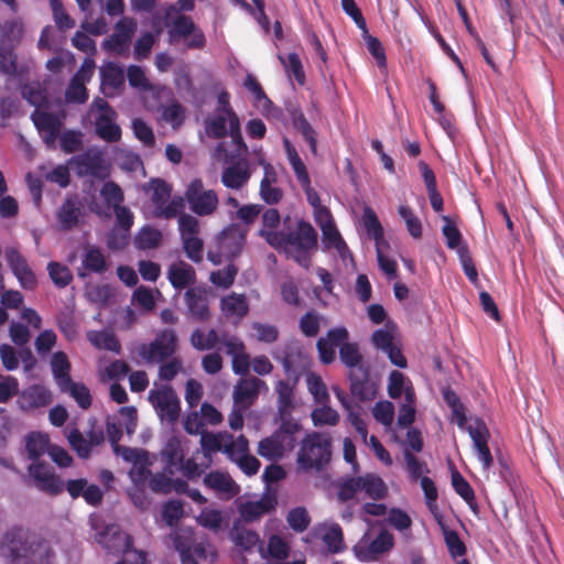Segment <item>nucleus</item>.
<instances>
[{"instance_id": "obj_1", "label": "nucleus", "mask_w": 564, "mask_h": 564, "mask_svg": "<svg viewBox=\"0 0 564 564\" xmlns=\"http://www.w3.org/2000/svg\"><path fill=\"white\" fill-rule=\"evenodd\" d=\"M286 221L281 223L276 209H268L262 215L260 236L279 251H284L303 267L310 264V251L316 247V234L313 227L299 221L295 231H285Z\"/></svg>"}, {"instance_id": "obj_2", "label": "nucleus", "mask_w": 564, "mask_h": 564, "mask_svg": "<svg viewBox=\"0 0 564 564\" xmlns=\"http://www.w3.org/2000/svg\"><path fill=\"white\" fill-rule=\"evenodd\" d=\"M0 555L8 564H55L51 544L22 528L9 530L0 541Z\"/></svg>"}, {"instance_id": "obj_3", "label": "nucleus", "mask_w": 564, "mask_h": 564, "mask_svg": "<svg viewBox=\"0 0 564 564\" xmlns=\"http://www.w3.org/2000/svg\"><path fill=\"white\" fill-rule=\"evenodd\" d=\"M332 459V438L326 433L307 434L300 444L296 464L305 473L322 471Z\"/></svg>"}, {"instance_id": "obj_4", "label": "nucleus", "mask_w": 564, "mask_h": 564, "mask_svg": "<svg viewBox=\"0 0 564 564\" xmlns=\"http://www.w3.org/2000/svg\"><path fill=\"white\" fill-rule=\"evenodd\" d=\"M33 86H26L23 89V96L29 102L36 107L32 115V120L43 137L46 144L55 142L62 124V117L53 113L46 106V96L41 90L34 91Z\"/></svg>"}, {"instance_id": "obj_5", "label": "nucleus", "mask_w": 564, "mask_h": 564, "mask_svg": "<svg viewBox=\"0 0 564 564\" xmlns=\"http://www.w3.org/2000/svg\"><path fill=\"white\" fill-rule=\"evenodd\" d=\"M170 42L173 45H181L187 48H198L205 44L204 34L197 29L193 21L174 9L167 13Z\"/></svg>"}, {"instance_id": "obj_6", "label": "nucleus", "mask_w": 564, "mask_h": 564, "mask_svg": "<svg viewBox=\"0 0 564 564\" xmlns=\"http://www.w3.org/2000/svg\"><path fill=\"white\" fill-rule=\"evenodd\" d=\"M150 195L151 209L150 214L153 217L173 218L178 214H184L183 198L177 197L170 200L171 188L162 180H153L145 187Z\"/></svg>"}, {"instance_id": "obj_7", "label": "nucleus", "mask_w": 564, "mask_h": 564, "mask_svg": "<svg viewBox=\"0 0 564 564\" xmlns=\"http://www.w3.org/2000/svg\"><path fill=\"white\" fill-rule=\"evenodd\" d=\"M148 400L161 421L170 424L177 422L181 413V401L171 386L154 383V388L149 392Z\"/></svg>"}, {"instance_id": "obj_8", "label": "nucleus", "mask_w": 564, "mask_h": 564, "mask_svg": "<svg viewBox=\"0 0 564 564\" xmlns=\"http://www.w3.org/2000/svg\"><path fill=\"white\" fill-rule=\"evenodd\" d=\"M23 25L20 21H10L0 24V70L13 74L15 70L14 47L20 43Z\"/></svg>"}, {"instance_id": "obj_9", "label": "nucleus", "mask_w": 564, "mask_h": 564, "mask_svg": "<svg viewBox=\"0 0 564 564\" xmlns=\"http://www.w3.org/2000/svg\"><path fill=\"white\" fill-rule=\"evenodd\" d=\"M198 216L212 215L218 206V197L215 191L206 188L198 178L191 181L184 192L183 202Z\"/></svg>"}, {"instance_id": "obj_10", "label": "nucleus", "mask_w": 564, "mask_h": 564, "mask_svg": "<svg viewBox=\"0 0 564 564\" xmlns=\"http://www.w3.org/2000/svg\"><path fill=\"white\" fill-rule=\"evenodd\" d=\"M205 130L209 137L223 138L229 134L234 142L243 145L240 135V121L231 108H217L214 116L205 122Z\"/></svg>"}, {"instance_id": "obj_11", "label": "nucleus", "mask_w": 564, "mask_h": 564, "mask_svg": "<svg viewBox=\"0 0 564 564\" xmlns=\"http://www.w3.org/2000/svg\"><path fill=\"white\" fill-rule=\"evenodd\" d=\"M177 348V337L171 329H165L156 335L150 344H143L139 348V355L149 364H159L173 357Z\"/></svg>"}, {"instance_id": "obj_12", "label": "nucleus", "mask_w": 564, "mask_h": 564, "mask_svg": "<svg viewBox=\"0 0 564 564\" xmlns=\"http://www.w3.org/2000/svg\"><path fill=\"white\" fill-rule=\"evenodd\" d=\"M95 118L97 134L107 142H117L121 137V129L116 123V113L104 99H96L90 108Z\"/></svg>"}, {"instance_id": "obj_13", "label": "nucleus", "mask_w": 564, "mask_h": 564, "mask_svg": "<svg viewBox=\"0 0 564 564\" xmlns=\"http://www.w3.org/2000/svg\"><path fill=\"white\" fill-rule=\"evenodd\" d=\"M246 234L238 226H231L224 230L217 240V250L208 251V259L214 264H220L223 259L237 256L245 242Z\"/></svg>"}, {"instance_id": "obj_14", "label": "nucleus", "mask_w": 564, "mask_h": 564, "mask_svg": "<svg viewBox=\"0 0 564 564\" xmlns=\"http://www.w3.org/2000/svg\"><path fill=\"white\" fill-rule=\"evenodd\" d=\"M178 230L187 257L192 261H200L204 245L198 236V220L192 215L182 214L178 218Z\"/></svg>"}, {"instance_id": "obj_15", "label": "nucleus", "mask_w": 564, "mask_h": 564, "mask_svg": "<svg viewBox=\"0 0 564 564\" xmlns=\"http://www.w3.org/2000/svg\"><path fill=\"white\" fill-rule=\"evenodd\" d=\"M349 391L351 395L361 402L371 401L378 392V384L370 375L369 366L359 367L347 371Z\"/></svg>"}, {"instance_id": "obj_16", "label": "nucleus", "mask_w": 564, "mask_h": 564, "mask_svg": "<svg viewBox=\"0 0 564 564\" xmlns=\"http://www.w3.org/2000/svg\"><path fill=\"white\" fill-rule=\"evenodd\" d=\"M115 454L133 465L129 471V476L134 484H142L148 476H151V471L149 470L151 462L147 451L128 446H116Z\"/></svg>"}, {"instance_id": "obj_17", "label": "nucleus", "mask_w": 564, "mask_h": 564, "mask_svg": "<svg viewBox=\"0 0 564 564\" xmlns=\"http://www.w3.org/2000/svg\"><path fill=\"white\" fill-rule=\"evenodd\" d=\"M268 391L267 383L257 377H245L234 387L232 398L236 408L249 409L258 399L260 392Z\"/></svg>"}, {"instance_id": "obj_18", "label": "nucleus", "mask_w": 564, "mask_h": 564, "mask_svg": "<svg viewBox=\"0 0 564 564\" xmlns=\"http://www.w3.org/2000/svg\"><path fill=\"white\" fill-rule=\"evenodd\" d=\"M137 23L129 18L121 19L113 29V33L105 40L104 48L116 55H124L129 52L130 42L135 32Z\"/></svg>"}, {"instance_id": "obj_19", "label": "nucleus", "mask_w": 564, "mask_h": 564, "mask_svg": "<svg viewBox=\"0 0 564 564\" xmlns=\"http://www.w3.org/2000/svg\"><path fill=\"white\" fill-rule=\"evenodd\" d=\"M128 80L132 87L142 93L144 106L149 110H154L156 108V98L169 95L164 88H158L151 85L145 77L143 69L139 66L132 65L128 68Z\"/></svg>"}, {"instance_id": "obj_20", "label": "nucleus", "mask_w": 564, "mask_h": 564, "mask_svg": "<svg viewBox=\"0 0 564 564\" xmlns=\"http://www.w3.org/2000/svg\"><path fill=\"white\" fill-rule=\"evenodd\" d=\"M30 477L34 485L41 491L48 495H59L64 489V484L45 463H32L28 468Z\"/></svg>"}, {"instance_id": "obj_21", "label": "nucleus", "mask_w": 564, "mask_h": 564, "mask_svg": "<svg viewBox=\"0 0 564 564\" xmlns=\"http://www.w3.org/2000/svg\"><path fill=\"white\" fill-rule=\"evenodd\" d=\"M95 69V62L91 58H85L79 70L73 77L66 91V99L73 102H85L87 91L85 84L90 80Z\"/></svg>"}, {"instance_id": "obj_22", "label": "nucleus", "mask_w": 564, "mask_h": 564, "mask_svg": "<svg viewBox=\"0 0 564 564\" xmlns=\"http://www.w3.org/2000/svg\"><path fill=\"white\" fill-rule=\"evenodd\" d=\"M225 352L231 356L232 371L236 375L245 376L248 373L251 361L246 352L243 343L235 336H225L223 339Z\"/></svg>"}, {"instance_id": "obj_23", "label": "nucleus", "mask_w": 564, "mask_h": 564, "mask_svg": "<svg viewBox=\"0 0 564 564\" xmlns=\"http://www.w3.org/2000/svg\"><path fill=\"white\" fill-rule=\"evenodd\" d=\"M466 429L473 440L478 458L482 462L486 469L489 468L492 464V456L487 445L489 431L485 422L480 419H476L474 423L469 424Z\"/></svg>"}, {"instance_id": "obj_24", "label": "nucleus", "mask_w": 564, "mask_h": 564, "mask_svg": "<svg viewBox=\"0 0 564 564\" xmlns=\"http://www.w3.org/2000/svg\"><path fill=\"white\" fill-rule=\"evenodd\" d=\"M348 336L345 327H337L328 330L326 337H321L316 344L321 361L326 365L332 364L336 357L335 348L340 347Z\"/></svg>"}, {"instance_id": "obj_25", "label": "nucleus", "mask_w": 564, "mask_h": 564, "mask_svg": "<svg viewBox=\"0 0 564 564\" xmlns=\"http://www.w3.org/2000/svg\"><path fill=\"white\" fill-rule=\"evenodd\" d=\"M183 443L184 440L182 437L173 435L161 449L160 455L164 463V470L171 476L177 473L180 463H182L185 457Z\"/></svg>"}, {"instance_id": "obj_26", "label": "nucleus", "mask_w": 564, "mask_h": 564, "mask_svg": "<svg viewBox=\"0 0 564 564\" xmlns=\"http://www.w3.org/2000/svg\"><path fill=\"white\" fill-rule=\"evenodd\" d=\"M393 535L382 530L379 535L369 544L359 542L355 547L357 557L364 561L373 560L377 555L389 551L393 546Z\"/></svg>"}, {"instance_id": "obj_27", "label": "nucleus", "mask_w": 564, "mask_h": 564, "mask_svg": "<svg viewBox=\"0 0 564 564\" xmlns=\"http://www.w3.org/2000/svg\"><path fill=\"white\" fill-rule=\"evenodd\" d=\"M319 220L317 224L321 227L323 232V243L327 249H334L338 252L341 258H345L347 253V247L344 240L341 239L338 230L336 229L330 214H325L324 212H319Z\"/></svg>"}, {"instance_id": "obj_28", "label": "nucleus", "mask_w": 564, "mask_h": 564, "mask_svg": "<svg viewBox=\"0 0 564 564\" xmlns=\"http://www.w3.org/2000/svg\"><path fill=\"white\" fill-rule=\"evenodd\" d=\"M7 261L19 283L24 289H32L36 284V278L26 260L17 251H7Z\"/></svg>"}, {"instance_id": "obj_29", "label": "nucleus", "mask_w": 564, "mask_h": 564, "mask_svg": "<svg viewBox=\"0 0 564 564\" xmlns=\"http://www.w3.org/2000/svg\"><path fill=\"white\" fill-rule=\"evenodd\" d=\"M275 507V499L265 496L257 501H247L239 506V519L242 523H251L260 520L263 514Z\"/></svg>"}, {"instance_id": "obj_30", "label": "nucleus", "mask_w": 564, "mask_h": 564, "mask_svg": "<svg viewBox=\"0 0 564 564\" xmlns=\"http://www.w3.org/2000/svg\"><path fill=\"white\" fill-rule=\"evenodd\" d=\"M275 421L280 422V426L272 435L285 454L295 447V434L301 431V425L294 419H276Z\"/></svg>"}, {"instance_id": "obj_31", "label": "nucleus", "mask_w": 564, "mask_h": 564, "mask_svg": "<svg viewBox=\"0 0 564 564\" xmlns=\"http://www.w3.org/2000/svg\"><path fill=\"white\" fill-rule=\"evenodd\" d=\"M101 89L105 95L112 96L124 83L123 69L116 63L108 62L100 68Z\"/></svg>"}, {"instance_id": "obj_32", "label": "nucleus", "mask_w": 564, "mask_h": 564, "mask_svg": "<svg viewBox=\"0 0 564 564\" xmlns=\"http://www.w3.org/2000/svg\"><path fill=\"white\" fill-rule=\"evenodd\" d=\"M53 401L52 393L43 386L34 384L26 388L20 398L21 408L24 410H33L47 406Z\"/></svg>"}, {"instance_id": "obj_33", "label": "nucleus", "mask_w": 564, "mask_h": 564, "mask_svg": "<svg viewBox=\"0 0 564 564\" xmlns=\"http://www.w3.org/2000/svg\"><path fill=\"white\" fill-rule=\"evenodd\" d=\"M76 164L79 174L101 176L106 169L102 166V154L96 149L88 150L84 155L69 162Z\"/></svg>"}, {"instance_id": "obj_34", "label": "nucleus", "mask_w": 564, "mask_h": 564, "mask_svg": "<svg viewBox=\"0 0 564 564\" xmlns=\"http://www.w3.org/2000/svg\"><path fill=\"white\" fill-rule=\"evenodd\" d=\"M229 538L236 546L243 551H251L260 542L258 533L246 528L241 520L234 521Z\"/></svg>"}, {"instance_id": "obj_35", "label": "nucleus", "mask_w": 564, "mask_h": 564, "mask_svg": "<svg viewBox=\"0 0 564 564\" xmlns=\"http://www.w3.org/2000/svg\"><path fill=\"white\" fill-rule=\"evenodd\" d=\"M204 485L219 495L234 497L238 489L231 477L221 471H212L204 477Z\"/></svg>"}, {"instance_id": "obj_36", "label": "nucleus", "mask_w": 564, "mask_h": 564, "mask_svg": "<svg viewBox=\"0 0 564 564\" xmlns=\"http://www.w3.org/2000/svg\"><path fill=\"white\" fill-rule=\"evenodd\" d=\"M275 392L278 394L276 419H293L292 417V411L294 409L293 387L284 380H279L275 384Z\"/></svg>"}, {"instance_id": "obj_37", "label": "nucleus", "mask_w": 564, "mask_h": 564, "mask_svg": "<svg viewBox=\"0 0 564 564\" xmlns=\"http://www.w3.org/2000/svg\"><path fill=\"white\" fill-rule=\"evenodd\" d=\"M167 278L175 289H183L194 282L195 271L188 263L177 261L170 265Z\"/></svg>"}, {"instance_id": "obj_38", "label": "nucleus", "mask_w": 564, "mask_h": 564, "mask_svg": "<svg viewBox=\"0 0 564 564\" xmlns=\"http://www.w3.org/2000/svg\"><path fill=\"white\" fill-rule=\"evenodd\" d=\"M339 359L346 366L348 371L355 368L368 366L364 361L359 346L356 343L343 341L339 347Z\"/></svg>"}, {"instance_id": "obj_39", "label": "nucleus", "mask_w": 564, "mask_h": 564, "mask_svg": "<svg viewBox=\"0 0 564 564\" xmlns=\"http://www.w3.org/2000/svg\"><path fill=\"white\" fill-rule=\"evenodd\" d=\"M50 442L46 435L39 432H31L25 436V449L28 457L37 463L36 460L44 454L48 453Z\"/></svg>"}, {"instance_id": "obj_40", "label": "nucleus", "mask_w": 564, "mask_h": 564, "mask_svg": "<svg viewBox=\"0 0 564 564\" xmlns=\"http://www.w3.org/2000/svg\"><path fill=\"white\" fill-rule=\"evenodd\" d=\"M250 177L248 166L246 164H237L225 169L221 181L226 187L240 188Z\"/></svg>"}, {"instance_id": "obj_41", "label": "nucleus", "mask_w": 564, "mask_h": 564, "mask_svg": "<svg viewBox=\"0 0 564 564\" xmlns=\"http://www.w3.org/2000/svg\"><path fill=\"white\" fill-rule=\"evenodd\" d=\"M161 293L145 286H139L133 292L132 304L140 308L142 313H151L156 305L158 299Z\"/></svg>"}, {"instance_id": "obj_42", "label": "nucleus", "mask_w": 564, "mask_h": 564, "mask_svg": "<svg viewBox=\"0 0 564 564\" xmlns=\"http://www.w3.org/2000/svg\"><path fill=\"white\" fill-rule=\"evenodd\" d=\"M51 366L59 389L64 388L65 384H69L72 378L69 376L70 364L67 356L62 351L55 352L52 357Z\"/></svg>"}, {"instance_id": "obj_43", "label": "nucleus", "mask_w": 564, "mask_h": 564, "mask_svg": "<svg viewBox=\"0 0 564 564\" xmlns=\"http://www.w3.org/2000/svg\"><path fill=\"white\" fill-rule=\"evenodd\" d=\"M359 481L361 491L371 499H381L387 494V487L383 480L373 474H367L359 477Z\"/></svg>"}, {"instance_id": "obj_44", "label": "nucleus", "mask_w": 564, "mask_h": 564, "mask_svg": "<svg viewBox=\"0 0 564 564\" xmlns=\"http://www.w3.org/2000/svg\"><path fill=\"white\" fill-rule=\"evenodd\" d=\"M87 339L93 346L98 349H106L113 352L120 351V343L116 338L115 334L107 330L96 332L90 330L87 333Z\"/></svg>"}, {"instance_id": "obj_45", "label": "nucleus", "mask_w": 564, "mask_h": 564, "mask_svg": "<svg viewBox=\"0 0 564 564\" xmlns=\"http://www.w3.org/2000/svg\"><path fill=\"white\" fill-rule=\"evenodd\" d=\"M284 147L288 160L294 171V174L299 183L302 185V187H307V185L310 184V176L304 163L302 162L296 150L292 147L288 139H284Z\"/></svg>"}, {"instance_id": "obj_46", "label": "nucleus", "mask_w": 564, "mask_h": 564, "mask_svg": "<svg viewBox=\"0 0 564 564\" xmlns=\"http://www.w3.org/2000/svg\"><path fill=\"white\" fill-rule=\"evenodd\" d=\"M229 440V433H208L204 431L200 434V446L204 453V456L210 459V454L215 452H223L225 446V441Z\"/></svg>"}, {"instance_id": "obj_47", "label": "nucleus", "mask_w": 564, "mask_h": 564, "mask_svg": "<svg viewBox=\"0 0 564 564\" xmlns=\"http://www.w3.org/2000/svg\"><path fill=\"white\" fill-rule=\"evenodd\" d=\"M361 224H362L365 230L367 231L368 236L375 240L376 247L380 242H387L383 237L382 226H381L377 215L375 214V212L371 208H369V207L365 208L364 215L361 218Z\"/></svg>"}, {"instance_id": "obj_48", "label": "nucleus", "mask_w": 564, "mask_h": 564, "mask_svg": "<svg viewBox=\"0 0 564 564\" xmlns=\"http://www.w3.org/2000/svg\"><path fill=\"white\" fill-rule=\"evenodd\" d=\"M1 306L3 310L21 311V317H37L31 308L23 307V296L19 291H7L1 295Z\"/></svg>"}, {"instance_id": "obj_49", "label": "nucleus", "mask_w": 564, "mask_h": 564, "mask_svg": "<svg viewBox=\"0 0 564 564\" xmlns=\"http://www.w3.org/2000/svg\"><path fill=\"white\" fill-rule=\"evenodd\" d=\"M225 336H219L215 329H210L207 333L196 329L191 336V343L198 350H207L216 347L217 344L223 345Z\"/></svg>"}, {"instance_id": "obj_50", "label": "nucleus", "mask_w": 564, "mask_h": 564, "mask_svg": "<svg viewBox=\"0 0 564 564\" xmlns=\"http://www.w3.org/2000/svg\"><path fill=\"white\" fill-rule=\"evenodd\" d=\"M161 231L156 228L145 226L135 236L134 246L141 250L154 249L161 245Z\"/></svg>"}, {"instance_id": "obj_51", "label": "nucleus", "mask_w": 564, "mask_h": 564, "mask_svg": "<svg viewBox=\"0 0 564 564\" xmlns=\"http://www.w3.org/2000/svg\"><path fill=\"white\" fill-rule=\"evenodd\" d=\"M248 303L243 295L230 294L223 299L221 310L227 316L242 317L248 313Z\"/></svg>"}, {"instance_id": "obj_52", "label": "nucleus", "mask_w": 564, "mask_h": 564, "mask_svg": "<svg viewBox=\"0 0 564 564\" xmlns=\"http://www.w3.org/2000/svg\"><path fill=\"white\" fill-rule=\"evenodd\" d=\"M83 270L102 272L106 269V259L102 252L95 247H87L82 257Z\"/></svg>"}, {"instance_id": "obj_53", "label": "nucleus", "mask_w": 564, "mask_h": 564, "mask_svg": "<svg viewBox=\"0 0 564 564\" xmlns=\"http://www.w3.org/2000/svg\"><path fill=\"white\" fill-rule=\"evenodd\" d=\"M443 399L446 402V404L452 409L453 416L457 423V425L460 429L466 427V415H465V406L460 402L458 395L451 390L449 388H446L443 390Z\"/></svg>"}, {"instance_id": "obj_54", "label": "nucleus", "mask_w": 564, "mask_h": 564, "mask_svg": "<svg viewBox=\"0 0 564 564\" xmlns=\"http://www.w3.org/2000/svg\"><path fill=\"white\" fill-rule=\"evenodd\" d=\"M175 550L180 555L191 553L192 545L194 543V532L189 528H178L170 534Z\"/></svg>"}, {"instance_id": "obj_55", "label": "nucleus", "mask_w": 564, "mask_h": 564, "mask_svg": "<svg viewBox=\"0 0 564 564\" xmlns=\"http://www.w3.org/2000/svg\"><path fill=\"white\" fill-rule=\"evenodd\" d=\"M223 452L227 454L232 462L237 463L249 452L248 441L242 435L235 438L229 434V440L226 438Z\"/></svg>"}, {"instance_id": "obj_56", "label": "nucleus", "mask_w": 564, "mask_h": 564, "mask_svg": "<svg viewBox=\"0 0 564 564\" xmlns=\"http://www.w3.org/2000/svg\"><path fill=\"white\" fill-rule=\"evenodd\" d=\"M61 390L63 392L69 393L82 409L86 410L91 405V395L89 389L84 383L74 382L72 380L69 384H65L64 388H61Z\"/></svg>"}, {"instance_id": "obj_57", "label": "nucleus", "mask_w": 564, "mask_h": 564, "mask_svg": "<svg viewBox=\"0 0 564 564\" xmlns=\"http://www.w3.org/2000/svg\"><path fill=\"white\" fill-rule=\"evenodd\" d=\"M306 384L310 393L317 403L326 404L329 401L326 384L323 382L321 376L310 372L306 376Z\"/></svg>"}, {"instance_id": "obj_58", "label": "nucleus", "mask_w": 564, "mask_h": 564, "mask_svg": "<svg viewBox=\"0 0 564 564\" xmlns=\"http://www.w3.org/2000/svg\"><path fill=\"white\" fill-rule=\"evenodd\" d=\"M377 259L380 269L389 276L394 278L397 271V262L390 256V245L388 242H380L376 247Z\"/></svg>"}, {"instance_id": "obj_59", "label": "nucleus", "mask_w": 564, "mask_h": 564, "mask_svg": "<svg viewBox=\"0 0 564 564\" xmlns=\"http://www.w3.org/2000/svg\"><path fill=\"white\" fill-rule=\"evenodd\" d=\"M398 213L403 219L409 234L415 239L420 238L422 236V223L414 212L409 206L401 204Z\"/></svg>"}, {"instance_id": "obj_60", "label": "nucleus", "mask_w": 564, "mask_h": 564, "mask_svg": "<svg viewBox=\"0 0 564 564\" xmlns=\"http://www.w3.org/2000/svg\"><path fill=\"white\" fill-rule=\"evenodd\" d=\"M444 225L442 228V232L446 239V246L458 252L459 249H465L462 246V234L456 227V225L451 220L448 216L442 217Z\"/></svg>"}, {"instance_id": "obj_61", "label": "nucleus", "mask_w": 564, "mask_h": 564, "mask_svg": "<svg viewBox=\"0 0 564 564\" xmlns=\"http://www.w3.org/2000/svg\"><path fill=\"white\" fill-rule=\"evenodd\" d=\"M33 319L12 322L9 328L12 341L18 346H24L31 339L30 324Z\"/></svg>"}, {"instance_id": "obj_62", "label": "nucleus", "mask_w": 564, "mask_h": 564, "mask_svg": "<svg viewBox=\"0 0 564 564\" xmlns=\"http://www.w3.org/2000/svg\"><path fill=\"white\" fill-rule=\"evenodd\" d=\"M395 337L394 326L387 325L384 328L377 329L372 334L371 341L377 349L384 351L395 344Z\"/></svg>"}, {"instance_id": "obj_63", "label": "nucleus", "mask_w": 564, "mask_h": 564, "mask_svg": "<svg viewBox=\"0 0 564 564\" xmlns=\"http://www.w3.org/2000/svg\"><path fill=\"white\" fill-rule=\"evenodd\" d=\"M322 540L332 553H338L344 549L343 531L338 524H332L330 527L325 528Z\"/></svg>"}, {"instance_id": "obj_64", "label": "nucleus", "mask_w": 564, "mask_h": 564, "mask_svg": "<svg viewBox=\"0 0 564 564\" xmlns=\"http://www.w3.org/2000/svg\"><path fill=\"white\" fill-rule=\"evenodd\" d=\"M159 364L158 376L162 381H172L183 370V361L178 357H171Z\"/></svg>"}]
</instances>
